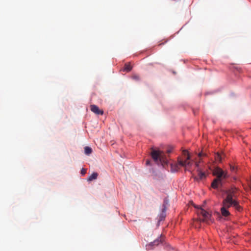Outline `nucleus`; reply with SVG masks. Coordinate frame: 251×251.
<instances>
[{
	"label": "nucleus",
	"instance_id": "15",
	"mask_svg": "<svg viewBox=\"0 0 251 251\" xmlns=\"http://www.w3.org/2000/svg\"><path fill=\"white\" fill-rule=\"evenodd\" d=\"M230 170L232 172H236L237 170V168L234 166L230 165Z\"/></svg>",
	"mask_w": 251,
	"mask_h": 251
},
{
	"label": "nucleus",
	"instance_id": "23",
	"mask_svg": "<svg viewBox=\"0 0 251 251\" xmlns=\"http://www.w3.org/2000/svg\"><path fill=\"white\" fill-rule=\"evenodd\" d=\"M202 155V153L201 152L199 153V156L201 157Z\"/></svg>",
	"mask_w": 251,
	"mask_h": 251
},
{
	"label": "nucleus",
	"instance_id": "14",
	"mask_svg": "<svg viewBox=\"0 0 251 251\" xmlns=\"http://www.w3.org/2000/svg\"><path fill=\"white\" fill-rule=\"evenodd\" d=\"M132 78L133 79L136 80V81H139L140 80V76L138 75H136V74L133 75L132 76Z\"/></svg>",
	"mask_w": 251,
	"mask_h": 251
},
{
	"label": "nucleus",
	"instance_id": "12",
	"mask_svg": "<svg viewBox=\"0 0 251 251\" xmlns=\"http://www.w3.org/2000/svg\"><path fill=\"white\" fill-rule=\"evenodd\" d=\"M168 204V202L166 201H164V204H163V208L162 209V215H163L164 213H165L166 211V209H167V207H166V205Z\"/></svg>",
	"mask_w": 251,
	"mask_h": 251
},
{
	"label": "nucleus",
	"instance_id": "18",
	"mask_svg": "<svg viewBox=\"0 0 251 251\" xmlns=\"http://www.w3.org/2000/svg\"><path fill=\"white\" fill-rule=\"evenodd\" d=\"M182 153H183V155L184 156H186V155L189 154L188 152L187 151H186V150L183 151Z\"/></svg>",
	"mask_w": 251,
	"mask_h": 251
},
{
	"label": "nucleus",
	"instance_id": "19",
	"mask_svg": "<svg viewBox=\"0 0 251 251\" xmlns=\"http://www.w3.org/2000/svg\"><path fill=\"white\" fill-rule=\"evenodd\" d=\"M159 240H155L154 242H153V244L154 245H158L159 244Z\"/></svg>",
	"mask_w": 251,
	"mask_h": 251
},
{
	"label": "nucleus",
	"instance_id": "24",
	"mask_svg": "<svg viewBox=\"0 0 251 251\" xmlns=\"http://www.w3.org/2000/svg\"><path fill=\"white\" fill-rule=\"evenodd\" d=\"M163 217H165V215L162 216Z\"/></svg>",
	"mask_w": 251,
	"mask_h": 251
},
{
	"label": "nucleus",
	"instance_id": "17",
	"mask_svg": "<svg viewBox=\"0 0 251 251\" xmlns=\"http://www.w3.org/2000/svg\"><path fill=\"white\" fill-rule=\"evenodd\" d=\"M186 156V158H185V161H188V160H189L190 159V156L189 154L186 155V156Z\"/></svg>",
	"mask_w": 251,
	"mask_h": 251
},
{
	"label": "nucleus",
	"instance_id": "6",
	"mask_svg": "<svg viewBox=\"0 0 251 251\" xmlns=\"http://www.w3.org/2000/svg\"><path fill=\"white\" fill-rule=\"evenodd\" d=\"M198 176L195 177V179L199 181L206 177V175L204 172H202L200 169H198Z\"/></svg>",
	"mask_w": 251,
	"mask_h": 251
},
{
	"label": "nucleus",
	"instance_id": "3",
	"mask_svg": "<svg viewBox=\"0 0 251 251\" xmlns=\"http://www.w3.org/2000/svg\"><path fill=\"white\" fill-rule=\"evenodd\" d=\"M151 155L154 161L157 163L159 162L162 164L168 163V160L165 155L160 151L153 150L151 151Z\"/></svg>",
	"mask_w": 251,
	"mask_h": 251
},
{
	"label": "nucleus",
	"instance_id": "20",
	"mask_svg": "<svg viewBox=\"0 0 251 251\" xmlns=\"http://www.w3.org/2000/svg\"><path fill=\"white\" fill-rule=\"evenodd\" d=\"M146 164L147 165H150V164H151L150 160H147L146 162Z\"/></svg>",
	"mask_w": 251,
	"mask_h": 251
},
{
	"label": "nucleus",
	"instance_id": "10",
	"mask_svg": "<svg viewBox=\"0 0 251 251\" xmlns=\"http://www.w3.org/2000/svg\"><path fill=\"white\" fill-rule=\"evenodd\" d=\"M84 152L86 154L89 155L92 153V150L90 147H85L84 148Z\"/></svg>",
	"mask_w": 251,
	"mask_h": 251
},
{
	"label": "nucleus",
	"instance_id": "7",
	"mask_svg": "<svg viewBox=\"0 0 251 251\" xmlns=\"http://www.w3.org/2000/svg\"><path fill=\"white\" fill-rule=\"evenodd\" d=\"M179 166H181L179 164L178 162L177 163H174L171 164V171L174 173L177 172L179 169Z\"/></svg>",
	"mask_w": 251,
	"mask_h": 251
},
{
	"label": "nucleus",
	"instance_id": "16",
	"mask_svg": "<svg viewBox=\"0 0 251 251\" xmlns=\"http://www.w3.org/2000/svg\"><path fill=\"white\" fill-rule=\"evenodd\" d=\"M86 173V170L84 168H82L81 170V174L83 176Z\"/></svg>",
	"mask_w": 251,
	"mask_h": 251
},
{
	"label": "nucleus",
	"instance_id": "21",
	"mask_svg": "<svg viewBox=\"0 0 251 251\" xmlns=\"http://www.w3.org/2000/svg\"><path fill=\"white\" fill-rule=\"evenodd\" d=\"M199 163L196 162V167L198 168V169H199Z\"/></svg>",
	"mask_w": 251,
	"mask_h": 251
},
{
	"label": "nucleus",
	"instance_id": "4",
	"mask_svg": "<svg viewBox=\"0 0 251 251\" xmlns=\"http://www.w3.org/2000/svg\"><path fill=\"white\" fill-rule=\"evenodd\" d=\"M199 213L203 217L202 219L199 220L200 222H204L207 224H210L213 222L211 214L204 209H200Z\"/></svg>",
	"mask_w": 251,
	"mask_h": 251
},
{
	"label": "nucleus",
	"instance_id": "2",
	"mask_svg": "<svg viewBox=\"0 0 251 251\" xmlns=\"http://www.w3.org/2000/svg\"><path fill=\"white\" fill-rule=\"evenodd\" d=\"M213 174L216 176L211 183V186L214 189H217L219 185H222L223 180L228 177L227 172L219 167L214 169Z\"/></svg>",
	"mask_w": 251,
	"mask_h": 251
},
{
	"label": "nucleus",
	"instance_id": "9",
	"mask_svg": "<svg viewBox=\"0 0 251 251\" xmlns=\"http://www.w3.org/2000/svg\"><path fill=\"white\" fill-rule=\"evenodd\" d=\"M98 174L97 173L94 172L91 175H90L87 178L88 181H91L93 180L96 179L98 177Z\"/></svg>",
	"mask_w": 251,
	"mask_h": 251
},
{
	"label": "nucleus",
	"instance_id": "11",
	"mask_svg": "<svg viewBox=\"0 0 251 251\" xmlns=\"http://www.w3.org/2000/svg\"><path fill=\"white\" fill-rule=\"evenodd\" d=\"M132 69V67L129 63H126L125 65L124 70L127 72H129Z\"/></svg>",
	"mask_w": 251,
	"mask_h": 251
},
{
	"label": "nucleus",
	"instance_id": "22",
	"mask_svg": "<svg viewBox=\"0 0 251 251\" xmlns=\"http://www.w3.org/2000/svg\"><path fill=\"white\" fill-rule=\"evenodd\" d=\"M249 187L250 189L251 190V181L249 183Z\"/></svg>",
	"mask_w": 251,
	"mask_h": 251
},
{
	"label": "nucleus",
	"instance_id": "13",
	"mask_svg": "<svg viewBox=\"0 0 251 251\" xmlns=\"http://www.w3.org/2000/svg\"><path fill=\"white\" fill-rule=\"evenodd\" d=\"M215 157H216V159L217 161H220V162L222 161V155L220 153H217Z\"/></svg>",
	"mask_w": 251,
	"mask_h": 251
},
{
	"label": "nucleus",
	"instance_id": "5",
	"mask_svg": "<svg viewBox=\"0 0 251 251\" xmlns=\"http://www.w3.org/2000/svg\"><path fill=\"white\" fill-rule=\"evenodd\" d=\"M90 109L93 112L96 114L102 115L103 114V111L101 110H100L98 106L96 105H91Z\"/></svg>",
	"mask_w": 251,
	"mask_h": 251
},
{
	"label": "nucleus",
	"instance_id": "8",
	"mask_svg": "<svg viewBox=\"0 0 251 251\" xmlns=\"http://www.w3.org/2000/svg\"><path fill=\"white\" fill-rule=\"evenodd\" d=\"M178 162L179 164L184 167H186L187 166H191L192 165V163L190 161H183L182 160L180 159L179 158H178Z\"/></svg>",
	"mask_w": 251,
	"mask_h": 251
},
{
	"label": "nucleus",
	"instance_id": "1",
	"mask_svg": "<svg viewBox=\"0 0 251 251\" xmlns=\"http://www.w3.org/2000/svg\"><path fill=\"white\" fill-rule=\"evenodd\" d=\"M238 189L235 187L225 191L226 197L222 201V207L221 208V212L222 216L227 217L230 215V212L228 209L231 207H233L235 210L241 212L243 208L239 204V202L237 200Z\"/></svg>",
	"mask_w": 251,
	"mask_h": 251
}]
</instances>
